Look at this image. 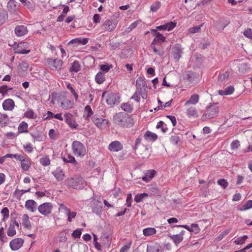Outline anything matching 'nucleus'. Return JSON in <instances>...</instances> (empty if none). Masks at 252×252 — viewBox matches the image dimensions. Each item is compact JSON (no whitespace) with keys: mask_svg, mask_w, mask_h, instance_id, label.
Segmentation results:
<instances>
[{"mask_svg":"<svg viewBox=\"0 0 252 252\" xmlns=\"http://www.w3.org/2000/svg\"><path fill=\"white\" fill-rule=\"evenodd\" d=\"M64 185L68 189H82L87 186V182L80 175H76L73 177H69L64 181Z\"/></svg>","mask_w":252,"mask_h":252,"instance_id":"nucleus-1","label":"nucleus"},{"mask_svg":"<svg viewBox=\"0 0 252 252\" xmlns=\"http://www.w3.org/2000/svg\"><path fill=\"white\" fill-rule=\"evenodd\" d=\"M113 119L116 124L121 126L130 127L134 124L133 118L129 115L123 112L116 114Z\"/></svg>","mask_w":252,"mask_h":252,"instance_id":"nucleus-2","label":"nucleus"},{"mask_svg":"<svg viewBox=\"0 0 252 252\" xmlns=\"http://www.w3.org/2000/svg\"><path fill=\"white\" fill-rule=\"evenodd\" d=\"M219 112L218 103H214L207 108L202 116V120L206 121L207 119H211L216 117Z\"/></svg>","mask_w":252,"mask_h":252,"instance_id":"nucleus-3","label":"nucleus"},{"mask_svg":"<svg viewBox=\"0 0 252 252\" xmlns=\"http://www.w3.org/2000/svg\"><path fill=\"white\" fill-rule=\"evenodd\" d=\"M72 150L73 154L77 157H83L86 154V148L83 143L79 141L72 142Z\"/></svg>","mask_w":252,"mask_h":252,"instance_id":"nucleus-4","label":"nucleus"},{"mask_svg":"<svg viewBox=\"0 0 252 252\" xmlns=\"http://www.w3.org/2000/svg\"><path fill=\"white\" fill-rule=\"evenodd\" d=\"M46 62L52 70H61L63 63V61L58 59L53 60L52 58H48L46 59Z\"/></svg>","mask_w":252,"mask_h":252,"instance_id":"nucleus-5","label":"nucleus"},{"mask_svg":"<svg viewBox=\"0 0 252 252\" xmlns=\"http://www.w3.org/2000/svg\"><path fill=\"white\" fill-rule=\"evenodd\" d=\"M92 121L100 129H104L109 123L108 120L103 119L97 115L93 116Z\"/></svg>","mask_w":252,"mask_h":252,"instance_id":"nucleus-6","label":"nucleus"},{"mask_svg":"<svg viewBox=\"0 0 252 252\" xmlns=\"http://www.w3.org/2000/svg\"><path fill=\"white\" fill-rule=\"evenodd\" d=\"M39 212L42 215L46 216L50 214L53 209V205L50 202L44 203L38 207Z\"/></svg>","mask_w":252,"mask_h":252,"instance_id":"nucleus-7","label":"nucleus"},{"mask_svg":"<svg viewBox=\"0 0 252 252\" xmlns=\"http://www.w3.org/2000/svg\"><path fill=\"white\" fill-rule=\"evenodd\" d=\"M65 121L71 128H76L78 125L76 122L71 114L66 113L64 115Z\"/></svg>","mask_w":252,"mask_h":252,"instance_id":"nucleus-8","label":"nucleus"},{"mask_svg":"<svg viewBox=\"0 0 252 252\" xmlns=\"http://www.w3.org/2000/svg\"><path fill=\"white\" fill-rule=\"evenodd\" d=\"M186 113L189 118H197L198 116V112L194 105L185 106Z\"/></svg>","mask_w":252,"mask_h":252,"instance_id":"nucleus-9","label":"nucleus"},{"mask_svg":"<svg viewBox=\"0 0 252 252\" xmlns=\"http://www.w3.org/2000/svg\"><path fill=\"white\" fill-rule=\"evenodd\" d=\"M24 240L23 239L17 238L11 241L9 245L12 251H17L22 246Z\"/></svg>","mask_w":252,"mask_h":252,"instance_id":"nucleus-10","label":"nucleus"},{"mask_svg":"<svg viewBox=\"0 0 252 252\" xmlns=\"http://www.w3.org/2000/svg\"><path fill=\"white\" fill-rule=\"evenodd\" d=\"M120 97L116 94L110 93L107 96L106 102L109 105H113L120 102Z\"/></svg>","mask_w":252,"mask_h":252,"instance_id":"nucleus-11","label":"nucleus"},{"mask_svg":"<svg viewBox=\"0 0 252 252\" xmlns=\"http://www.w3.org/2000/svg\"><path fill=\"white\" fill-rule=\"evenodd\" d=\"M117 25V22L113 20H106L103 24L102 26L105 31L111 32L116 28Z\"/></svg>","mask_w":252,"mask_h":252,"instance_id":"nucleus-12","label":"nucleus"},{"mask_svg":"<svg viewBox=\"0 0 252 252\" xmlns=\"http://www.w3.org/2000/svg\"><path fill=\"white\" fill-rule=\"evenodd\" d=\"M14 32L17 36H22L26 34L28 30L26 26L24 25H18L16 26Z\"/></svg>","mask_w":252,"mask_h":252,"instance_id":"nucleus-13","label":"nucleus"},{"mask_svg":"<svg viewBox=\"0 0 252 252\" xmlns=\"http://www.w3.org/2000/svg\"><path fill=\"white\" fill-rule=\"evenodd\" d=\"M123 148V145L118 141H113L108 146V149L111 152H118L122 150Z\"/></svg>","mask_w":252,"mask_h":252,"instance_id":"nucleus-14","label":"nucleus"},{"mask_svg":"<svg viewBox=\"0 0 252 252\" xmlns=\"http://www.w3.org/2000/svg\"><path fill=\"white\" fill-rule=\"evenodd\" d=\"M182 53V50L181 49V46L179 44H176L173 48L172 51V55L173 58L176 61H179L180 58L181 57Z\"/></svg>","mask_w":252,"mask_h":252,"instance_id":"nucleus-15","label":"nucleus"},{"mask_svg":"<svg viewBox=\"0 0 252 252\" xmlns=\"http://www.w3.org/2000/svg\"><path fill=\"white\" fill-rule=\"evenodd\" d=\"M26 44L25 42H21L17 44L16 47H14L15 53L20 54H27L30 52V50H25L24 47Z\"/></svg>","mask_w":252,"mask_h":252,"instance_id":"nucleus-16","label":"nucleus"},{"mask_svg":"<svg viewBox=\"0 0 252 252\" xmlns=\"http://www.w3.org/2000/svg\"><path fill=\"white\" fill-rule=\"evenodd\" d=\"M22 169L25 171H28L31 166V160L28 157H24L20 161Z\"/></svg>","mask_w":252,"mask_h":252,"instance_id":"nucleus-17","label":"nucleus"},{"mask_svg":"<svg viewBox=\"0 0 252 252\" xmlns=\"http://www.w3.org/2000/svg\"><path fill=\"white\" fill-rule=\"evenodd\" d=\"M17 2L15 0H10L7 3V9L11 13L17 14L18 8Z\"/></svg>","mask_w":252,"mask_h":252,"instance_id":"nucleus-18","label":"nucleus"},{"mask_svg":"<svg viewBox=\"0 0 252 252\" xmlns=\"http://www.w3.org/2000/svg\"><path fill=\"white\" fill-rule=\"evenodd\" d=\"M15 106L14 101L10 98L5 99L2 103V107L4 110L11 111Z\"/></svg>","mask_w":252,"mask_h":252,"instance_id":"nucleus-19","label":"nucleus"},{"mask_svg":"<svg viewBox=\"0 0 252 252\" xmlns=\"http://www.w3.org/2000/svg\"><path fill=\"white\" fill-rule=\"evenodd\" d=\"M52 173L58 181H62L65 177L64 173L61 168H57Z\"/></svg>","mask_w":252,"mask_h":252,"instance_id":"nucleus-20","label":"nucleus"},{"mask_svg":"<svg viewBox=\"0 0 252 252\" xmlns=\"http://www.w3.org/2000/svg\"><path fill=\"white\" fill-rule=\"evenodd\" d=\"M161 246L158 243H154L147 246V252H162Z\"/></svg>","mask_w":252,"mask_h":252,"instance_id":"nucleus-21","label":"nucleus"},{"mask_svg":"<svg viewBox=\"0 0 252 252\" xmlns=\"http://www.w3.org/2000/svg\"><path fill=\"white\" fill-rule=\"evenodd\" d=\"M37 204L33 200H28L25 203L26 208L31 211L34 212L37 208Z\"/></svg>","mask_w":252,"mask_h":252,"instance_id":"nucleus-22","label":"nucleus"},{"mask_svg":"<svg viewBox=\"0 0 252 252\" xmlns=\"http://www.w3.org/2000/svg\"><path fill=\"white\" fill-rule=\"evenodd\" d=\"M199 95L196 94L192 95L189 99L185 103L184 106L194 105L198 102Z\"/></svg>","mask_w":252,"mask_h":252,"instance_id":"nucleus-23","label":"nucleus"},{"mask_svg":"<svg viewBox=\"0 0 252 252\" xmlns=\"http://www.w3.org/2000/svg\"><path fill=\"white\" fill-rule=\"evenodd\" d=\"M156 173V172L154 170L148 171L142 177V180L145 182H149L155 176Z\"/></svg>","mask_w":252,"mask_h":252,"instance_id":"nucleus-24","label":"nucleus"},{"mask_svg":"<svg viewBox=\"0 0 252 252\" xmlns=\"http://www.w3.org/2000/svg\"><path fill=\"white\" fill-rule=\"evenodd\" d=\"M92 211L97 215H100L102 212V206L100 202L96 201L93 204Z\"/></svg>","mask_w":252,"mask_h":252,"instance_id":"nucleus-25","label":"nucleus"},{"mask_svg":"<svg viewBox=\"0 0 252 252\" xmlns=\"http://www.w3.org/2000/svg\"><path fill=\"white\" fill-rule=\"evenodd\" d=\"M62 158L63 161L65 163H71L74 165L77 164V162L75 160L74 157L70 154H66L64 155Z\"/></svg>","mask_w":252,"mask_h":252,"instance_id":"nucleus-26","label":"nucleus"},{"mask_svg":"<svg viewBox=\"0 0 252 252\" xmlns=\"http://www.w3.org/2000/svg\"><path fill=\"white\" fill-rule=\"evenodd\" d=\"M144 137L146 140L151 141H154L158 138V136L156 134L150 131H147L145 132Z\"/></svg>","mask_w":252,"mask_h":252,"instance_id":"nucleus-27","label":"nucleus"},{"mask_svg":"<svg viewBox=\"0 0 252 252\" xmlns=\"http://www.w3.org/2000/svg\"><path fill=\"white\" fill-rule=\"evenodd\" d=\"M22 224L24 227L28 229L31 228V223L29 217L27 214H24L22 217Z\"/></svg>","mask_w":252,"mask_h":252,"instance_id":"nucleus-28","label":"nucleus"},{"mask_svg":"<svg viewBox=\"0 0 252 252\" xmlns=\"http://www.w3.org/2000/svg\"><path fill=\"white\" fill-rule=\"evenodd\" d=\"M80 69V64L78 61H75L71 63V66L69 68V71L77 72Z\"/></svg>","mask_w":252,"mask_h":252,"instance_id":"nucleus-29","label":"nucleus"},{"mask_svg":"<svg viewBox=\"0 0 252 252\" xmlns=\"http://www.w3.org/2000/svg\"><path fill=\"white\" fill-rule=\"evenodd\" d=\"M95 80L97 83L101 84L105 80V77L103 73L99 72L96 74Z\"/></svg>","mask_w":252,"mask_h":252,"instance_id":"nucleus-30","label":"nucleus"},{"mask_svg":"<svg viewBox=\"0 0 252 252\" xmlns=\"http://www.w3.org/2000/svg\"><path fill=\"white\" fill-rule=\"evenodd\" d=\"M156 230L155 228L148 227L143 230V235L145 236H149L156 233Z\"/></svg>","mask_w":252,"mask_h":252,"instance_id":"nucleus-31","label":"nucleus"},{"mask_svg":"<svg viewBox=\"0 0 252 252\" xmlns=\"http://www.w3.org/2000/svg\"><path fill=\"white\" fill-rule=\"evenodd\" d=\"M235 89L232 86H229L224 88L223 91H221V95H227L232 94L234 92Z\"/></svg>","mask_w":252,"mask_h":252,"instance_id":"nucleus-32","label":"nucleus"},{"mask_svg":"<svg viewBox=\"0 0 252 252\" xmlns=\"http://www.w3.org/2000/svg\"><path fill=\"white\" fill-rule=\"evenodd\" d=\"M165 41V37L163 36L159 32H157L156 33V36L153 40V42L156 43L161 44L162 42H164Z\"/></svg>","mask_w":252,"mask_h":252,"instance_id":"nucleus-33","label":"nucleus"},{"mask_svg":"<svg viewBox=\"0 0 252 252\" xmlns=\"http://www.w3.org/2000/svg\"><path fill=\"white\" fill-rule=\"evenodd\" d=\"M28 125L27 123L22 122L18 126V130L19 133L28 132Z\"/></svg>","mask_w":252,"mask_h":252,"instance_id":"nucleus-34","label":"nucleus"},{"mask_svg":"<svg viewBox=\"0 0 252 252\" xmlns=\"http://www.w3.org/2000/svg\"><path fill=\"white\" fill-rule=\"evenodd\" d=\"M170 142L174 145H180L181 143V138L178 135L174 133L171 136Z\"/></svg>","mask_w":252,"mask_h":252,"instance_id":"nucleus-35","label":"nucleus"},{"mask_svg":"<svg viewBox=\"0 0 252 252\" xmlns=\"http://www.w3.org/2000/svg\"><path fill=\"white\" fill-rule=\"evenodd\" d=\"M170 238L176 245L180 243L183 240V236L179 234L171 235Z\"/></svg>","mask_w":252,"mask_h":252,"instance_id":"nucleus-36","label":"nucleus"},{"mask_svg":"<svg viewBox=\"0 0 252 252\" xmlns=\"http://www.w3.org/2000/svg\"><path fill=\"white\" fill-rule=\"evenodd\" d=\"M73 105V103L71 102L70 100L68 99H64L61 103L62 107L64 109H68L69 108H72Z\"/></svg>","mask_w":252,"mask_h":252,"instance_id":"nucleus-37","label":"nucleus"},{"mask_svg":"<svg viewBox=\"0 0 252 252\" xmlns=\"http://www.w3.org/2000/svg\"><path fill=\"white\" fill-rule=\"evenodd\" d=\"M24 116L29 119H35L37 117V115L34 113L33 111L31 109H28L24 113Z\"/></svg>","mask_w":252,"mask_h":252,"instance_id":"nucleus-38","label":"nucleus"},{"mask_svg":"<svg viewBox=\"0 0 252 252\" xmlns=\"http://www.w3.org/2000/svg\"><path fill=\"white\" fill-rule=\"evenodd\" d=\"M39 162L42 165L47 166L50 164L51 161L49 156L46 155L40 158Z\"/></svg>","mask_w":252,"mask_h":252,"instance_id":"nucleus-39","label":"nucleus"},{"mask_svg":"<svg viewBox=\"0 0 252 252\" xmlns=\"http://www.w3.org/2000/svg\"><path fill=\"white\" fill-rule=\"evenodd\" d=\"M136 86L138 90H142V88H144L146 85V83L143 80L141 77L138 78L136 82Z\"/></svg>","mask_w":252,"mask_h":252,"instance_id":"nucleus-40","label":"nucleus"},{"mask_svg":"<svg viewBox=\"0 0 252 252\" xmlns=\"http://www.w3.org/2000/svg\"><path fill=\"white\" fill-rule=\"evenodd\" d=\"M247 235L239 237L234 241V243L236 245H242L245 243L246 240L248 239Z\"/></svg>","mask_w":252,"mask_h":252,"instance_id":"nucleus-41","label":"nucleus"},{"mask_svg":"<svg viewBox=\"0 0 252 252\" xmlns=\"http://www.w3.org/2000/svg\"><path fill=\"white\" fill-rule=\"evenodd\" d=\"M121 108L123 110L128 113H130L133 110L132 105L129 103H125L122 104L121 105Z\"/></svg>","mask_w":252,"mask_h":252,"instance_id":"nucleus-42","label":"nucleus"},{"mask_svg":"<svg viewBox=\"0 0 252 252\" xmlns=\"http://www.w3.org/2000/svg\"><path fill=\"white\" fill-rule=\"evenodd\" d=\"M29 67V64L25 61L21 63L19 65V70L23 72L27 71Z\"/></svg>","mask_w":252,"mask_h":252,"instance_id":"nucleus-43","label":"nucleus"},{"mask_svg":"<svg viewBox=\"0 0 252 252\" xmlns=\"http://www.w3.org/2000/svg\"><path fill=\"white\" fill-rule=\"evenodd\" d=\"M12 224L9 225V226L8 228L7 232V235L10 237L14 236L16 233L15 227L14 226H12Z\"/></svg>","mask_w":252,"mask_h":252,"instance_id":"nucleus-44","label":"nucleus"},{"mask_svg":"<svg viewBox=\"0 0 252 252\" xmlns=\"http://www.w3.org/2000/svg\"><path fill=\"white\" fill-rule=\"evenodd\" d=\"M161 6V3L158 1L154 2L151 6V10L152 12H156Z\"/></svg>","mask_w":252,"mask_h":252,"instance_id":"nucleus-45","label":"nucleus"},{"mask_svg":"<svg viewBox=\"0 0 252 252\" xmlns=\"http://www.w3.org/2000/svg\"><path fill=\"white\" fill-rule=\"evenodd\" d=\"M148 196V194L146 193H143L141 194H138L136 195L134 197V201L136 202H139L142 201V199L145 197Z\"/></svg>","mask_w":252,"mask_h":252,"instance_id":"nucleus-46","label":"nucleus"},{"mask_svg":"<svg viewBox=\"0 0 252 252\" xmlns=\"http://www.w3.org/2000/svg\"><path fill=\"white\" fill-rule=\"evenodd\" d=\"M202 25H203V24H201L198 26H195L193 27L190 28L189 29V32L191 33L198 32L200 31L201 27L202 26Z\"/></svg>","mask_w":252,"mask_h":252,"instance_id":"nucleus-47","label":"nucleus"},{"mask_svg":"<svg viewBox=\"0 0 252 252\" xmlns=\"http://www.w3.org/2000/svg\"><path fill=\"white\" fill-rule=\"evenodd\" d=\"M252 208V200H249L246 202L242 206V208L241 209L242 211L246 210Z\"/></svg>","mask_w":252,"mask_h":252,"instance_id":"nucleus-48","label":"nucleus"},{"mask_svg":"<svg viewBox=\"0 0 252 252\" xmlns=\"http://www.w3.org/2000/svg\"><path fill=\"white\" fill-rule=\"evenodd\" d=\"M165 25L166 30L170 31L175 27L176 23L174 22H170L165 24Z\"/></svg>","mask_w":252,"mask_h":252,"instance_id":"nucleus-49","label":"nucleus"},{"mask_svg":"<svg viewBox=\"0 0 252 252\" xmlns=\"http://www.w3.org/2000/svg\"><path fill=\"white\" fill-rule=\"evenodd\" d=\"M244 35L247 38L252 40V29L247 28L243 32Z\"/></svg>","mask_w":252,"mask_h":252,"instance_id":"nucleus-50","label":"nucleus"},{"mask_svg":"<svg viewBox=\"0 0 252 252\" xmlns=\"http://www.w3.org/2000/svg\"><path fill=\"white\" fill-rule=\"evenodd\" d=\"M100 239L102 242L106 243L107 246H110L111 241V236L109 235H106L101 237Z\"/></svg>","mask_w":252,"mask_h":252,"instance_id":"nucleus-51","label":"nucleus"},{"mask_svg":"<svg viewBox=\"0 0 252 252\" xmlns=\"http://www.w3.org/2000/svg\"><path fill=\"white\" fill-rule=\"evenodd\" d=\"M62 210L63 211L64 214L66 215L69 212L70 210L63 204L61 203L59 204V211H61Z\"/></svg>","mask_w":252,"mask_h":252,"instance_id":"nucleus-52","label":"nucleus"},{"mask_svg":"<svg viewBox=\"0 0 252 252\" xmlns=\"http://www.w3.org/2000/svg\"><path fill=\"white\" fill-rule=\"evenodd\" d=\"M23 148L25 151L28 153H31L33 151V148L31 143H28L26 145H24Z\"/></svg>","mask_w":252,"mask_h":252,"instance_id":"nucleus-53","label":"nucleus"},{"mask_svg":"<svg viewBox=\"0 0 252 252\" xmlns=\"http://www.w3.org/2000/svg\"><path fill=\"white\" fill-rule=\"evenodd\" d=\"M76 212H71L70 210L69 212L66 214L68 221L71 222L72 221V219H74L76 216Z\"/></svg>","mask_w":252,"mask_h":252,"instance_id":"nucleus-54","label":"nucleus"},{"mask_svg":"<svg viewBox=\"0 0 252 252\" xmlns=\"http://www.w3.org/2000/svg\"><path fill=\"white\" fill-rule=\"evenodd\" d=\"M67 88L70 90V91L71 92V94H73V95L74 96L76 101L77 100V99H78V94H77V93L75 92V90H74V89L72 87V86H71V85L70 84H68V85H67Z\"/></svg>","mask_w":252,"mask_h":252,"instance_id":"nucleus-55","label":"nucleus"},{"mask_svg":"<svg viewBox=\"0 0 252 252\" xmlns=\"http://www.w3.org/2000/svg\"><path fill=\"white\" fill-rule=\"evenodd\" d=\"M99 67H100V69L102 71L107 72L112 67V65H109L108 64H101V65H100Z\"/></svg>","mask_w":252,"mask_h":252,"instance_id":"nucleus-56","label":"nucleus"},{"mask_svg":"<svg viewBox=\"0 0 252 252\" xmlns=\"http://www.w3.org/2000/svg\"><path fill=\"white\" fill-rule=\"evenodd\" d=\"M131 99H133L137 102H139L140 99V93L139 92V90L136 91L134 93Z\"/></svg>","mask_w":252,"mask_h":252,"instance_id":"nucleus-57","label":"nucleus"},{"mask_svg":"<svg viewBox=\"0 0 252 252\" xmlns=\"http://www.w3.org/2000/svg\"><path fill=\"white\" fill-rule=\"evenodd\" d=\"M81 235V229L79 228L75 230L72 233V236L74 238H79Z\"/></svg>","mask_w":252,"mask_h":252,"instance_id":"nucleus-58","label":"nucleus"},{"mask_svg":"<svg viewBox=\"0 0 252 252\" xmlns=\"http://www.w3.org/2000/svg\"><path fill=\"white\" fill-rule=\"evenodd\" d=\"M31 135L32 137V138H33L34 141L36 140V141H43V140L44 136H43V135H42L41 134H31Z\"/></svg>","mask_w":252,"mask_h":252,"instance_id":"nucleus-59","label":"nucleus"},{"mask_svg":"<svg viewBox=\"0 0 252 252\" xmlns=\"http://www.w3.org/2000/svg\"><path fill=\"white\" fill-rule=\"evenodd\" d=\"M7 18V14L4 11H0V23H3Z\"/></svg>","mask_w":252,"mask_h":252,"instance_id":"nucleus-60","label":"nucleus"},{"mask_svg":"<svg viewBox=\"0 0 252 252\" xmlns=\"http://www.w3.org/2000/svg\"><path fill=\"white\" fill-rule=\"evenodd\" d=\"M8 119V116L6 115H3L1 116L0 118V123H1L2 125H5L7 124Z\"/></svg>","mask_w":252,"mask_h":252,"instance_id":"nucleus-61","label":"nucleus"},{"mask_svg":"<svg viewBox=\"0 0 252 252\" xmlns=\"http://www.w3.org/2000/svg\"><path fill=\"white\" fill-rule=\"evenodd\" d=\"M156 44L157 43H155L154 42H152V43L151 44V47L152 48V49L153 50V51L155 53H156L159 56H162V54H161L160 53V52L157 49V48L156 47Z\"/></svg>","mask_w":252,"mask_h":252,"instance_id":"nucleus-62","label":"nucleus"},{"mask_svg":"<svg viewBox=\"0 0 252 252\" xmlns=\"http://www.w3.org/2000/svg\"><path fill=\"white\" fill-rule=\"evenodd\" d=\"M1 213L3 217H4L5 218L9 217V211L7 207L3 208L1 211Z\"/></svg>","mask_w":252,"mask_h":252,"instance_id":"nucleus-63","label":"nucleus"},{"mask_svg":"<svg viewBox=\"0 0 252 252\" xmlns=\"http://www.w3.org/2000/svg\"><path fill=\"white\" fill-rule=\"evenodd\" d=\"M240 146L239 141L238 140H235L231 143V147L232 149H236Z\"/></svg>","mask_w":252,"mask_h":252,"instance_id":"nucleus-64","label":"nucleus"}]
</instances>
